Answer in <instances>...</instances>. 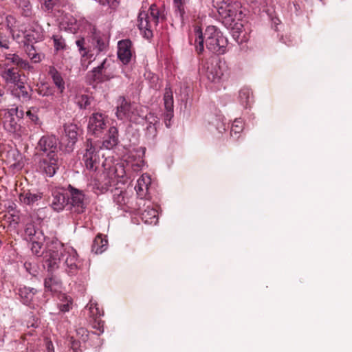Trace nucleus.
Returning a JSON list of instances; mask_svg holds the SVG:
<instances>
[{"label": "nucleus", "instance_id": "f257e3e1", "mask_svg": "<svg viewBox=\"0 0 352 352\" xmlns=\"http://www.w3.org/2000/svg\"><path fill=\"white\" fill-rule=\"evenodd\" d=\"M190 36L198 54L204 51L205 45L213 54H223L227 51L228 39L216 26H208L203 34L201 27L195 24Z\"/></svg>", "mask_w": 352, "mask_h": 352}, {"label": "nucleus", "instance_id": "f03ea898", "mask_svg": "<svg viewBox=\"0 0 352 352\" xmlns=\"http://www.w3.org/2000/svg\"><path fill=\"white\" fill-rule=\"evenodd\" d=\"M45 255V262L50 270L58 267L63 262L66 266L67 272L72 275L78 270V254L71 246H65L57 239H52V244L47 245Z\"/></svg>", "mask_w": 352, "mask_h": 352}, {"label": "nucleus", "instance_id": "7ed1b4c3", "mask_svg": "<svg viewBox=\"0 0 352 352\" xmlns=\"http://www.w3.org/2000/svg\"><path fill=\"white\" fill-rule=\"evenodd\" d=\"M225 26L232 31L233 37L238 38L243 31V14L241 5L235 1L230 3H225L219 10Z\"/></svg>", "mask_w": 352, "mask_h": 352}, {"label": "nucleus", "instance_id": "20e7f679", "mask_svg": "<svg viewBox=\"0 0 352 352\" xmlns=\"http://www.w3.org/2000/svg\"><path fill=\"white\" fill-rule=\"evenodd\" d=\"M159 10L155 4H152L148 12H140L138 19V26L144 37L150 38L153 36V28L159 21Z\"/></svg>", "mask_w": 352, "mask_h": 352}, {"label": "nucleus", "instance_id": "39448f33", "mask_svg": "<svg viewBox=\"0 0 352 352\" xmlns=\"http://www.w3.org/2000/svg\"><path fill=\"white\" fill-rule=\"evenodd\" d=\"M116 116L121 120H129L134 123H140L144 119L142 107L136 104L128 102L124 98H119Z\"/></svg>", "mask_w": 352, "mask_h": 352}, {"label": "nucleus", "instance_id": "423d86ee", "mask_svg": "<svg viewBox=\"0 0 352 352\" xmlns=\"http://www.w3.org/2000/svg\"><path fill=\"white\" fill-rule=\"evenodd\" d=\"M115 76L113 63L105 58L100 65L94 67L87 74V81L89 85L100 83L111 80Z\"/></svg>", "mask_w": 352, "mask_h": 352}, {"label": "nucleus", "instance_id": "0eeeda50", "mask_svg": "<svg viewBox=\"0 0 352 352\" xmlns=\"http://www.w3.org/2000/svg\"><path fill=\"white\" fill-rule=\"evenodd\" d=\"M18 108L8 109L3 116V127L9 133H12L14 138H21L28 135V131L25 127L18 124L16 117Z\"/></svg>", "mask_w": 352, "mask_h": 352}, {"label": "nucleus", "instance_id": "6e6552de", "mask_svg": "<svg viewBox=\"0 0 352 352\" xmlns=\"http://www.w3.org/2000/svg\"><path fill=\"white\" fill-rule=\"evenodd\" d=\"M206 76L210 82L219 86L228 78V67L224 62L220 60L208 63Z\"/></svg>", "mask_w": 352, "mask_h": 352}, {"label": "nucleus", "instance_id": "1a4fd4ad", "mask_svg": "<svg viewBox=\"0 0 352 352\" xmlns=\"http://www.w3.org/2000/svg\"><path fill=\"white\" fill-rule=\"evenodd\" d=\"M104 174L109 178V181L105 183L111 184L114 182V179H124L126 176V170L123 164H114L112 159L106 158L102 162Z\"/></svg>", "mask_w": 352, "mask_h": 352}, {"label": "nucleus", "instance_id": "9d476101", "mask_svg": "<svg viewBox=\"0 0 352 352\" xmlns=\"http://www.w3.org/2000/svg\"><path fill=\"white\" fill-rule=\"evenodd\" d=\"M146 148L139 147L133 149L124 156V161L128 168H131L133 171L138 172L142 170L144 166V156Z\"/></svg>", "mask_w": 352, "mask_h": 352}, {"label": "nucleus", "instance_id": "9b49d317", "mask_svg": "<svg viewBox=\"0 0 352 352\" xmlns=\"http://www.w3.org/2000/svg\"><path fill=\"white\" fill-rule=\"evenodd\" d=\"M107 126V120L104 115L100 113H94L89 118L88 133L97 137L102 135Z\"/></svg>", "mask_w": 352, "mask_h": 352}, {"label": "nucleus", "instance_id": "f8f14e48", "mask_svg": "<svg viewBox=\"0 0 352 352\" xmlns=\"http://www.w3.org/2000/svg\"><path fill=\"white\" fill-rule=\"evenodd\" d=\"M38 168L46 176H54L59 168L58 156L46 155L40 160Z\"/></svg>", "mask_w": 352, "mask_h": 352}, {"label": "nucleus", "instance_id": "ddd939ff", "mask_svg": "<svg viewBox=\"0 0 352 352\" xmlns=\"http://www.w3.org/2000/svg\"><path fill=\"white\" fill-rule=\"evenodd\" d=\"M40 151L46 153V155L57 156L58 139L52 135H46L41 138L38 142Z\"/></svg>", "mask_w": 352, "mask_h": 352}, {"label": "nucleus", "instance_id": "4468645a", "mask_svg": "<svg viewBox=\"0 0 352 352\" xmlns=\"http://www.w3.org/2000/svg\"><path fill=\"white\" fill-rule=\"evenodd\" d=\"M87 168L90 170H96L99 164V156L96 152V149L93 146L92 142L89 140L87 142L86 152L83 155Z\"/></svg>", "mask_w": 352, "mask_h": 352}, {"label": "nucleus", "instance_id": "2eb2a0df", "mask_svg": "<svg viewBox=\"0 0 352 352\" xmlns=\"http://www.w3.org/2000/svg\"><path fill=\"white\" fill-rule=\"evenodd\" d=\"M132 193L116 188L113 191V201L123 210L133 208L131 203Z\"/></svg>", "mask_w": 352, "mask_h": 352}, {"label": "nucleus", "instance_id": "dca6fc26", "mask_svg": "<svg viewBox=\"0 0 352 352\" xmlns=\"http://www.w3.org/2000/svg\"><path fill=\"white\" fill-rule=\"evenodd\" d=\"M118 57L125 65L131 61L132 57V43L129 39H124L118 42Z\"/></svg>", "mask_w": 352, "mask_h": 352}, {"label": "nucleus", "instance_id": "f3484780", "mask_svg": "<svg viewBox=\"0 0 352 352\" xmlns=\"http://www.w3.org/2000/svg\"><path fill=\"white\" fill-rule=\"evenodd\" d=\"M2 77L7 83L14 84V85L17 86L24 95L23 89H25V86L21 81V76L16 71V69H6L2 74ZM25 95H28V92L26 91H25Z\"/></svg>", "mask_w": 352, "mask_h": 352}, {"label": "nucleus", "instance_id": "a211bd4d", "mask_svg": "<svg viewBox=\"0 0 352 352\" xmlns=\"http://www.w3.org/2000/svg\"><path fill=\"white\" fill-rule=\"evenodd\" d=\"M65 138H66L67 148L68 151L72 150L73 146L78 140V137L80 134L79 129L76 124H65L64 125Z\"/></svg>", "mask_w": 352, "mask_h": 352}, {"label": "nucleus", "instance_id": "6ab92c4d", "mask_svg": "<svg viewBox=\"0 0 352 352\" xmlns=\"http://www.w3.org/2000/svg\"><path fill=\"white\" fill-rule=\"evenodd\" d=\"M56 16L62 28L69 30L72 33H75L79 30L80 26L78 24L77 20L72 15L61 13V15Z\"/></svg>", "mask_w": 352, "mask_h": 352}, {"label": "nucleus", "instance_id": "aec40b11", "mask_svg": "<svg viewBox=\"0 0 352 352\" xmlns=\"http://www.w3.org/2000/svg\"><path fill=\"white\" fill-rule=\"evenodd\" d=\"M151 183V179L147 174H143L137 181V184L135 186V190L137 195L141 199L146 197L148 186Z\"/></svg>", "mask_w": 352, "mask_h": 352}, {"label": "nucleus", "instance_id": "412c9836", "mask_svg": "<svg viewBox=\"0 0 352 352\" xmlns=\"http://www.w3.org/2000/svg\"><path fill=\"white\" fill-rule=\"evenodd\" d=\"M70 193V203L75 208V211L78 213L82 212L85 208L84 195L81 191L75 188H72Z\"/></svg>", "mask_w": 352, "mask_h": 352}, {"label": "nucleus", "instance_id": "4be33fe9", "mask_svg": "<svg viewBox=\"0 0 352 352\" xmlns=\"http://www.w3.org/2000/svg\"><path fill=\"white\" fill-rule=\"evenodd\" d=\"M43 198V193L38 191L31 192L26 190L19 195L20 201L28 206H32L37 204Z\"/></svg>", "mask_w": 352, "mask_h": 352}, {"label": "nucleus", "instance_id": "5701e85b", "mask_svg": "<svg viewBox=\"0 0 352 352\" xmlns=\"http://www.w3.org/2000/svg\"><path fill=\"white\" fill-rule=\"evenodd\" d=\"M118 142V131L116 126H111L108 131L107 138L102 142V148H113Z\"/></svg>", "mask_w": 352, "mask_h": 352}, {"label": "nucleus", "instance_id": "b1692460", "mask_svg": "<svg viewBox=\"0 0 352 352\" xmlns=\"http://www.w3.org/2000/svg\"><path fill=\"white\" fill-rule=\"evenodd\" d=\"M189 1L190 0H173L175 12L177 15H179L182 23H184L187 19L186 14Z\"/></svg>", "mask_w": 352, "mask_h": 352}, {"label": "nucleus", "instance_id": "393cba45", "mask_svg": "<svg viewBox=\"0 0 352 352\" xmlns=\"http://www.w3.org/2000/svg\"><path fill=\"white\" fill-rule=\"evenodd\" d=\"M66 204V197L64 194L60 191H54L52 194V201L51 206L55 211L62 210Z\"/></svg>", "mask_w": 352, "mask_h": 352}, {"label": "nucleus", "instance_id": "a878e982", "mask_svg": "<svg viewBox=\"0 0 352 352\" xmlns=\"http://www.w3.org/2000/svg\"><path fill=\"white\" fill-rule=\"evenodd\" d=\"M25 237L27 240L32 241L34 240H45V237L40 230L36 229L32 224H28L25 230Z\"/></svg>", "mask_w": 352, "mask_h": 352}, {"label": "nucleus", "instance_id": "bb28decb", "mask_svg": "<svg viewBox=\"0 0 352 352\" xmlns=\"http://www.w3.org/2000/svg\"><path fill=\"white\" fill-rule=\"evenodd\" d=\"M108 241L105 237H102L101 234H98L95 238L91 250L95 254H101L107 248Z\"/></svg>", "mask_w": 352, "mask_h": 352}, {"label": "nucleus", "instance_id": "cd10ccee", "mask_svg": "<svg viewBox=\"0 0 352 352\" xmlns=\"http://www.w3.org/2000/svg\"><path fill=\"white\" fill-rule=\"evenodd\" d=\"M24 41L23 43L25 45L28 44L32 45L33 43H36L42 39V34L35 30H25L23 33Z\"/></svg>", "mask_w": 352, "mask_h": 352}, {"label": "nucleus", "instance_id": "c85d7f7f", "mask_svg": "<svg viewBox=\"0 0 352 352\" xmlns=\"http://www.w3.org/2000/svg\"><path fill=\"white\" fill-rule=\"evenodd\" d=\"M49 74L52 78L54 85L58 89L60 93H63L65 89V81L63 79L60 74L54 67H50Z\"/></svg>", "mask_w": 352, "mask_h": 352}, {"label": "nucleus", "instance_id": "c756f323", "mask_svg": "<svg viewBox=\"0 0 352 352\" xmlns=\"http://www.w3.org/2000/svg\"><path fill=\"white\" fill-rule=\"evenodd\" d=\"M36 290L34 288L24 287L19 289V295L23 304L30 305L33 302Z\"/></svg>", "mask_w": 352, "mask_h": 352}, {"label": "nucleus", "instance_id": "7c9ffc66", "mask_svg": "<svg viewBox=\"0 0 352 352\" xmlns=\"http://www.w3.org/2000/svg\"><path fill=\"white\" fill-rule=\"evenodd\" d=\"M158 212L154 208H147L142 213V220L148 224H156Z\"/></svg>", "mask_w": 352, "mask_h": 352}, {"label": "nucleus", "instance_id": "2f4dec72", "mask_svg": "<svg viewBox=\"0 0 352 352\" xmlns=\"http://www.w3.org/2000/svg\"><path fill=\"white\" fill-rule=\"evenodd\" d=\"M144 118L149 123L148 126H147L148 132L153 136H155L157 131L156 125L159 124V118L154 116L153 113H149L147 116L144 115Z\"/></svg>", "mask_w": 352, "mask_h": 352}, {"label": "nucleus", "instance_id": "473e14b6", "mask_svg": "<svg viewBox=\"0 0 352 352\" xmlns=\"http://www.w3.org/2000/svg\"><path fill=\"white\" fill-rule=\"evenodd\" d=\"M45 241V240L36 239V240H34V241H31V243H32L31 250L34 255L38 256H41L42 254H44V256L45 255V252L47 249V248L45 249V252L42 250L43 243ZM52 240H51L50 242H47L46 248L47 247V245L52 244Z\"/></svg>", "mask_w": 352, "mask_h": 352}, {"label": "nucleus", "instance_id": "72a5a7b5", "mask_svg": "<svg viewBox=\"0 0 352 352\" xmlns=\"http://www.w3.org/2000/svg\"><path fill=\"white\" fill-rule=\"evenodd\" d=\"M43 8L48 12H60V4L61 0H43Z\"/></svg>", "mask_w": 352, "mask_h": 352}, {"label": "nucleus", "instance_id": "f704fd0d", "mask_svg": "<svg viewBox=\"0 0 352 352\" xmlns=\"http://www.w3.org/2000/svg\"><path fill=\"white\" fill-rule=\"evenodd\" d=\"M19 8L21 14L25 17H30L32 15V8L30 0H19Z\"/></svg>", "mask_w": 352, "mask_h": 352}, {"label": "nucleus", "instance_id": "c9c22d12", "mask_svg": "<svg viewBox=\"0 0 352 352\" xmlns=\"http://www.w3.org/2000/svg\"><path fill=\"white\" fill-rule=\"evenodd\" d=\"M59 298L60 301L58 304L60 311L63 313L69 311L72 305V298L65 294H60Z\"/></svg>", "mask_w": 352, "mask_h": 352}, {"label": "nucleus", "instance_id": "e433bc0d", "mask_svg": "<svg viewBox=\"0 0 352 352\" xmlns=\"http://www.w3.org/2000/svg\"><path fill=\"white\" fill-rule=\"evenodd\" d=\"M239 99L241 104L248 107L252 102V92L248 88H243L239 92Z\"/></svg>", "mask_w": 352, "mask_h": 352}, {"label": "nucleus", "instance_id": "4c0bfd02", "mask_svg": "<svg viewBox=\"0 0 352 352\" xmlns=\"http://www.w3.org/2000/svg\"><path fill=\"white\" fill-rule=\"evenodd\" d=\"M87 307L89 309L90 316L96 319L103 315V311L95 301L90 300Z\"/></svg>", "mask_w": 352, "mask_h": 352}, {"label": "nucleus", "instance_id": "58836bf2", "mask_svg": "<svg viewBox=\"0 0 352 352\" xmlns=\"http://www.w3.org/2000/svg\"><path fill=\"white\" fill-rule=\"evenodd\" d=\"M26 52L28 57L34 63H39L42 60L43 55L36 52V50L32 45L28 44L26 45Z\"/></svg>", "mask_w": 352, "mask_h": 352}, {"label": "nucleus", "instance_id": "ea45409f", "mask_svg": "<svg viewBox=\"0 0 352 352\" xmlns=\"http://www.w3.org/2000/svg\"><path fill=\"white\" fill-rule=\"evenodd\" d=\"M36 90L39 95L48 96L52 94V89L47 82H41L36 85Z\"/></svg>", "mask_w": 352, "mask_h": 352}, {"label": "nucleus", "instance_id": "a19ab883", "mask_svg": "<svg viewBox=\"0 0 352 352\" xmlns=\"http://www.w3.org/2000/svg\"><path fill=\"white\" fill-rule=\"evenodd\" d=\"M164 101L166 110H173V96L170 89H166L164 96Z\"/></svg>", "mask_w": 352, "mask_h": 352}, {"label": "nucleus", "instance_id": "79ce46f5", "mask_svg": "<svg viewBox=\"0 0 352 352\" xmlns=\"http://www.w3.org/2000/svg\"><path fill=\"white\" fill-rule=\"evenodd\" d=\"M93 43L100 52L103 51L107 47L106 41L98 34H94L93 37Z\"/></svg>", "mask_w": 352, "mask_h": 352}, {"label": "nucleus", "instance_id": "37998d69", "mask_svg": "<svg viewBox=\"0 0 352 352\" xmlns=\"http://www.w3.org/2000/svg\"><path fill=\"white\" fill-rule=\"evenodd\" d=\"M37 111L38 109L36 108H31L26 112V116L34 124L41 125L42 122L38 118Z\"/></svg>", "mask_w": 352, "mask_h": 352}, {"label": "nucleus", "instance_id": "c03bdc74", "mask_svg": "<svg viewBox=\"0 0 352 352\" xmlns=\"http://www.w3.org/2000/svg\"><path fill=\"white\" fill-rule=\"evenodd\" d=\"M76 102L80 109H86L90 104V98L87 95H79L76 98Z\"/></svg>", "mask_w": 352, "mask_h": 352}, {"label": "nucleus", "instance_id": "a18cd8bd", "mask_svg": "<svg viewBox=\"0 0 352 352\" xmlns=\"http://www.w3.org/2000/svg\"><path fill=\"white\" fill-rule=\"evenodd\" d=\"M243 128V122L240 119H236L231 126V135H236L237 133L242 131Z\"/></svg>", "mask_w": 352, "mask_h": 352}, {"label": "nucleus", "instance_id": "49530a36", "mask_svg": "<svg viewBox=\"0 0 352 352\" xmlns=\"http://www.w3.org/2000/svg\"><path fill=\"white\" fill-rule=\"evenodd\" d=\"M54 47L56 50L64 49L65 46V41L62 37L58 36H53Z\"/></svg>", "mask_w": 352, "mask_h": 352}, {"label": "nucleus", "instance_id": "de8ad7c7", "mask_svg": "<svg viewBox=\"0 0 352 352\" xmlns=\"http://www.w3.org/2000/svg\"><path fill=\"white\" fill-rule=\"evenodd\" d=\"M6 60L13 63L14 65H18L21 58L16 54H8L5 56Z\"/></svg>", "mask_w": 352, "mask_h": 352}, {"label": "nucleus", "instance_id": "09e8293b", "mask_svg": "<svg viewBox=\"0 0 352 352\" xmlns=\"http://www.w3.org/2000/svg\"><path fill=\"white\" fill-rule=\"evenodd\" d=\"M14 18L12 16H8L6 17V21H7V23H8V26L9 27V28L10 29V33L12 34V37H13V39H16V40H18L19 38V35L18 34H14V30L12 29V22L14 21Z\"/></svg>", "mask_w": 352, "mask_h": 352}, {"label": "nucleus", "instance_id": "8fccbe9b", "mask_svg": "<svg viewBox=\"0 0 352 352\" xmlns=\"http://www.w3.org/2000/svg\"><path fill=\"white\" fill-rule=\"evenodd\" d=\"M76 44L78 47L79 51L82 56H85L87 54L86 49L84 47L85 39L80 38L76 41Z\"/></svg>", "mask_w": 352, "mask_h": 352}, {"label": "nucleus", "instance_id": "3c124183", "mask_svg": "<svg viewBox=\"0 0 352 352\" xmlns=\"http://www.w3.org/2000/svg\"><path fill=\"white\" fill-rule=\"evenodd\" d=\"M0 47L8 50L10 47V40L6 36L0 34Z\"/></svg>", "mask_w": 352, "mask_h": 352}, {"label": "nucleus", "instance_id": "603ef678", "mask_svg": "<svg viewBox=\"0 0 352 352\" xmlns=\"http://www.w3.org/2000/svg\"><path fill=\"white\" fill-rule=\"evenodd\" d=\"M44 347L45 352H54V347L52 342L47 338L44 340Z\"/></svg>", "mask_w": 352, "mask_h": 352}, {"label": "nucleus", "instance_id": "864d4df0", "mask_svg": "<svg viewBox=\"0 0 352 352\" xmlns=\"http://www.w3.org/2000/svg\"><path fill=\"white\" fill-rule=\"evenodd\" d=\"M17 66L23 69H27L29 71H32L33 69V67L30 65L27 60H23L22 58H21Z\"/></svg>", "mask_w": 352, "mask_h": 352}, {"label": "nucleus", "instance_id": "5fc2aeb1", "mask_svg": "<svg viewBox=\"0 0 352 352\" xmlns=\"http://www.w3.org/2000/svg\"><path fill=\"white\" fill-rule=\"evenodd\" d=\"M173 110H166V112L164 115L165 124L167 127L170 126L169 122L173 117Z\"/></svg>", "mask_w": 352, "mask_h": 352}, {"label": "nucleus", "instance_id": "6e6d98bb", "mask_svg": "<svg viewBox=\"0 0 352 352\" xmlns=\"http://www.w3.org/2000/svg\"><path fill=\"white\" fill-rule=\"evenodd\" d=\"M53 281H54V280L52 278H46L45 280V287L50 289L51 291H53V289H54L52 287Z\"/></svg>", "mask_w": 352, "mask_h": 352}, {"label": "nucleus", "instance_id": "4d7b16f0", "mask_svg": "<svg viewBox=\"0 0 352 352\" xmlns=\"http://www.w3.org/2000/svg\"><path fill=\"white\" fill-rule=\"evenodd\" d=\"M5 94V90L2 85H0V102Z\"/></svg>", "mask_w": 352, "mask_h": 352}, {"label": "nucleus", "instance_id": "13d9d810", "mask_svg": "<svg viewBox=\"0 0 352 352\" xmlns=\"http://www.w3.org/2000/svg\"><path fill=\"white\" fill-rule=\"evenodd\" d=\"M31 264L30 263H28V262H25L24 263V267L26 268V270L30 272L31 273L30 271H29V267H30Z\"/></svg>", "mask_w": 352, "mask_h": 352}, {"label": "nucleus", "instance_id": "bf43d9fd", "mask_svg": "<svg viewBox=\"0 0 352 352\" xmlns=\"http://www.w3.org/2000/svg\"><path fill=\"white\" fill-rule=\"evenodd\" d=\"M217 128L219 131H221V130H225V126L223 124H221V126H217Z\"/></svg>", "mask_w": 352, "mask_h": 352}, {"label": "nucleus", "instance_id": "052dcab7", "mask_svg": "<svg viewBox=\"0 0 352 352\" xmlns=\"http://www.w3.org/2000/svg\"><path fill=\"white\" fill-rule=\"evenodd\" d=\"M98 326H99V328H98V329H99V331H100V332H103V329H101V328H102V327H103V324H101V321H100V320L98 322Z\"/></svg>", "mask_w": 352, "mask_h": 352}]
</instances>
